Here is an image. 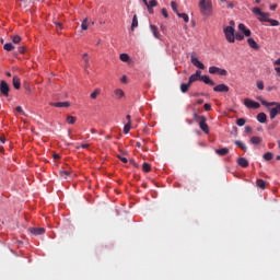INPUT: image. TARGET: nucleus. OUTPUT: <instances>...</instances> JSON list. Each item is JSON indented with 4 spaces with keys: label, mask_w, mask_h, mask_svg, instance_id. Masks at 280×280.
<instances>
[{
    "label": "nucleus",
    "mask_w": 280,
    "mask_h": 280,
    "mask_svg": "<svg viewBox=\"0 0 280 280\" xmlns=\"http://www.w3.org/2000/svg\"><path fill=\"white\" fill-rule=\"evenodd\" d=\"M258 101L262 106H265L269 112V118L271 120L276 119L280 115V102H267L266 100L258 97Z\"/></svg>",
    "instance_id": "1"
},
{
    "label": "nucleus",
    "mask_w": 280,
    "mask_h": 280,
    "mask_svg": "<svg viewBox=\"0 0 280 280\" xmlns=\"http://www.w3.org/2000/svg\"><path fill=\"white\" fill-rule=\"evenodd\" d=\"M199 11L205 18H211L213 15V5L211 1L199 0Z\"/></svg>",
    "instance_id": "2"
},
{
    "label": "nucleus",
    "mask_w": 280,
    "mask_h": 280,
    "mask_svg": "<svg viewBox=\"0 0 280 280\" xmlns=\"http://www.w3.org/2000/svg\"><path fill=\"white\" fill-rule=\"evenodd\" d=\"M223 34H225L228 43H235V28L233 26H225V28H223Z\"/></svg>",
    "instance_id": "3"
},
{
    "label": "nucleus",
    "mask_w": 280,
    "mask_h": 280,
    "mask_svg": "<svg viewBox=\"0 0 280 280\" xmlns=\"http://www.w3.org/2000/svg\"><path fill=\"white\" fill-rule=\"evenodd\" d=\"M245 107L249 108V109H259L260 108V104L256 101H253L250 98H245Z\"/></svg>",
    "instance_id": "4"
},
{
    "label": "nucleus",
    "mask_w": 280,
    "mask_h": 280,
    "mask_svg": "<svg viewBox=\"0 0 280 280\" xmlns=\"http://www.w3.org/2000/svg\"><path fill=\"white\" fill-rule=\"evenodd\" d=\"M0 92L4 97H9L10 86L4 80L0 83Z\"/></svg>",
    "instance_id": "5"
},
{
    "label": "nucleus",
    "mask_w": 280,
    "mask_h": 280,
    "mask_svg": "<svg viewBox=\"0 0 280 280\" xmlns=\"http://www.w3.org/2000/svg\"><path fill=\"white\" fill-rule=\"evenodd\" d=\"M214 92L217 93H228L230 91L229 85L221 83L214 86Z\"/></svg>",
    "instance_id": "6"
},
{
    "label": "nucleus",
    "mask_w": 280,
    "mask_h": 280,
    "mask_svg": "<svg viewBox=\"0 0 280 280\" xmlns=\"http://www.w3.org/2000/svg\"><path fill=\"white\" fill-rule=\"evenodd\" d=\"M190 62H192V66L197 67L199 70H205V65L197 57H190Z\"/></svg>",
    "instance_id": "7"
},
{
    "label": "nucleus",
    "mask_w": 280,
    "mask_h": 280,
    "mask_svg": "<svg viewBox=\"0 0 280 280\" xmlns=\"http://www.w3.org/2000/svg\"><path fill=\"white\" fill-rule=\"evenodd\" d=\"M238 31H241L243 34H245V37L252 36V31L246 27L244 23L238 24Z\"/></svg>",
    "instance_id": "8"
},
{
    "label": "nucleus",
    "mask_w": 280,
    "mask_h": 280,
    "mask_svg": "<svg viewBox=\"0 0 280 280\" xmlns=\"http://www.w3.org/2000/svg\"><path fill=\"white\" fill-rule=\"evenodd\" d=\"M199 129H201L203 133L209 135V125L207 124V120H199Z\"/></svg>",
    "instance_id": "9"
},
{
    "label": "nucleus",
    "mask_w": 280,
    "mask_h": 280,
    "mask_svg": "<svg viewBox=\"0 0 280 280\" xmlns=\"http://www.w3.org/2000/svg\"><path fill=\"white\" fill-rule=\"evenodd\" d=\"M214 153H217L219 156H225L230 153V150L229 148H219L214 150Z\"/></svg>",
    "instance_id": "10"
},
{
    "label": "nucleus",
    "mask_w": 280,
    "mask_h": 280,
    "mask_svg": "<svg viewBox=\"0 0 280 280\" xmlns=\"http://www.w3.org/2000/svg\"><path fill=\"white\" fill-rule=\"evenodd\" d=\"M200 82H203L205 84L207 85H210V86H214L215 85V82L213 80H210V77L209 75H201V81Z\"/></svg>",
    "instance_id": "11"
},
{
    "label": "nucleus",
    "mask_w": 280,
    "mask_h": 280,
    "mask_svg": "<svg viewBox=\"0 0 280 280\" xmlns=\"http://www.w3.org/2000/svg\"><path fill=\"white\" fill-rule=\"evenodd\" d=\"M256 119L259 124H266L267 122V114L264 112L258 113L256 116Z\"/></svg>",
    "instance_id": "12"
},
{
    "label": "nucleus",
    "mask_w": 280,
    "mask_h": 280,
    "mask_svg": "<svg viewBox=\"0 0 280 280\" xmlns=\"http://www.w3.org/2000/svg\"><path fill=\"white\" fill-rule=\"evenodd\" d=\"M236 163H238V166L243 168H247L249 166V162L246 158H238V161H236Z\"/></svg>",
    "instance_id": "13"
},
{
    "label": "nucleus",
    "mask_w": 280,
    "mask_h": 280,
    "mask_svg": "<svg viewBox=\"0 0 280 280\" xmlns=\"http://www.w3.org/2000/svg\"><path fill=\"white\" fill-rule=\"evenodd\" d=\"M33 235H43L45 233L44 228H30L28 230Z\"/></svg>",
    "instance_id": "14"
},
{
    "label": "nucleus",
    "mask_w": 280,
    "mask_h": 280,
    "mask_svg": "<svg viewBox=\"0 0 280 280\" xmlns=\"http://www.w3.org/2000/svg\"><path fill=\"white\" fill-rule=\"evenodd\" d=\"M52 106L57 108H68L70 106V102H56L52 103Z\"/></svg>",
    "instance_id": "15"
},
{
    "label": "nucleus",
    "mask_w": 280,
    "mask_h": 280,
    "mask_svg": "<svg viewBox=\"0 0 280 280\" xmlns=\"http://www.w3.org/2000/svg\"><path fill=\"white\" fill-rule=\"evenodd\" d=\"M262 142V138L259 136H254L252 137V139H249V143L254 144V145H258Z\"/></svg>",
    "instance_id": "16"
},
{
    "label": "nucleus",
    "mask_w": 280,
    "mask_h": 280,
    "mask_svg": "<svg viewBox=\"0 0 280 280\" xmlns=\"http://www.w3.org/2000/svg\"><path fill=\"white\" fill-rule=\"evenodd\" d=\"M192 119L195 120V122H199V125H200V121H207L206 116L197 115V113L192 114Z\"/></svg>",
    "instance_id": "17"
},
{
    "label": "nucleus",
    "mask_w": 280,
    "mask_h": 280,
    "mask_svg": "<svg viewBox=\"0 0 280 280\" xmlns=\"http://www.w3.org/2000/svg\"><path fill=\"white\" fill-rule=\"evenodd\" d=\"M247 44H249V47H252V49H254V50L259 49V45L257 44V42L254 38H247Z\"/></svg>",
    "instance_id": "18"
},
{
    "label": "nucleus",
    "mask_w": 280,
    "mask_h": 280,
    "mask_svg": "<svg viewBox=\"0 0 280 280\" xmlns=\"http://www.w3.org/2000/svg\"><path fill=\"white\" fill-rule=\"evenodd\" d=\"M234 144L245 152L248 150V147L241 140L234 141Z\"/></svg>",
    "instance_id": "19"
},
{
    "label": "nucleus",
    "mask_w": 280,
    "mask_h": 280,
    "mask_svg": "<svg viewBox=\"0 0 280 280\" xmlns=\"http://www.w3.org/2000/svg\"><path fill=\"white\" fill-rule=\"evenodd\" d=\"M13 86L15 90H20L21 89V80L18 75L13 77Z\"/></svg>",
    "instance_id": "20"
},
{
    "label": "nucleus",
    "mask_w": 280,
    "mask_h": 280,
    "mask_svg": "<svg viewBox=\"0 0 280 280\" xmlns=\"http://www.w3.org/2000/svg\"><path fill=\"white\" fill-rule=\"evenodd\" d=\"M266 185H267V182L261 179V178H258L256 180V186L260 189H266Z\"/></svg>",
    "instance_id": "21"
},
{
    "label": "nucleus",
    "mask_w": 280,
    "mask_h": 280,
    "mask_svg": "<svg viewBox=\"0 0 280 280\" xmlns=\"http://www.w3.org/2000/svg\"><path fill=\"white\" fill-rule=\"evenodd\" d=\"M190 86H191V84L189 82L188 83H182L180 84L182 93H184V94L187 93L189 91Z\"/></svg>",
    "instance_id": "22"
},
{
    "label": "nucleus",
    "mask_w": 280,
    "mask_h": 280,
    "mask_svg": "<svg viewBox=\"0 0 280 280\" xmlns=\"http://www.w3.org/2000/svg\"><path fill=\"white\" fill-rule=\"evenodd\" d=\"M115 96L117 100H121L122 97H125V92L121 89H116Z\"/></svg>",
    "instance_id": "23"
},
{
    "label": "nucleus",
    "mask_w": 280,
    "mask_h": 280,
    "mask_svg": "<svg viewBox=\"0 0 280 280\" xmlns=\"http://www.w3.org/2000/svg\"><path fill=\"white\" fill-rule=\"evenodd\" d=\"M252 12H254V15H257V16H265V15H266L265 12H262V11L260 10V8H258V7H255V8L252 10Z\"/></svg>",
    "instance_id": "24"
},
{
    "label": "nucleus",
    "mask_w": 280,
    "mask_h": 280,
    "mask_svg": "<svg viewBox=\"0 0 280 280\" xmlns=\"http://www.w3.org/2000/svg\"><path fill=\"white\" fill-rule=\"evenodd\" d=\"M262 159L267 162L271 161L273 159V153L272 152H265L262 154Z\"/></svg>",
    "instance_id": "25"
},
{
    "label": "nucleus",
    "mask_w": 280,
    "mask_h": 280,
    "mask_svg": "<svg viewBox=\"0 0 280 280\" xmlns=\"http://www.w3.org/2000/svg\"><path fill=\"white\" fill-rule=\"evenodd\" d=\"M264 14H265V15H259L260 18H259L258 20H259V22L268 23L269 20H270V19H269L270 14L267 13V12H264Z\"/></svg>",
    "instance_id": "26"
},
{
    "label": "nucleus",
    "mask_w": 280,
    "mask_h": 280,
    "mask_svg": "<svg viewBox=\"0 0 280 280\" xmlns=\"http://www.w3.org/2000/svg\"><path fill=\"white\" fill-rule=\"evenodd\" d=\"M138 26H139L138 16H137V14H135V16L132 19V24H131V31H135V28H137Z\"/></svg>",
    "instance_id": "27"
},
{
    "label": "nucleus",
    "mask_w": 280,
    "mask_h": 280,
    "mask_svg": "<svg viewBox=\"0 0 280 280\" xmlns=\"http://www.w3.org/2000/svg\"><path fill=\"white\" fill-rule=\"evenodd\" d=\"M201 81V78L197 77L196 74H191L190 78H188V83L192 84L195 82Z\"/></svg>",
    "instance_id": "28"
},
{
    "label": "nucleus",
    "mask_w": 280,
    "mask_h": 280,
    "mask_svg": "<svg viewBox=\"0 0 280 280\" xmlns=\"http://www.w3.org/2000/svg\"><path fill=\"white\" fill-rule=\"evenodd\" d=\"M177 15H178V18L184 20V23H189V15L187 13H180L179 12Z\"/></svg>",
    "instance_id": "29"
},
{
    "label": "nucleus",
    "mask_w": 280,
    "mask_h": 280,
    "mask_svg": "<svg viewBox=\"0 0 280 280\" xmlns=\"http://www.w3.org/2000/svg\"><path fill=\"white\" fill-rule=\"evenodd\" d=\"M59 175H60L61 178L67 179L68 176L70 175V171L62 170V171L59 172Z\"/></svg>",
    "instance_id": "30"
},
{
    "label": "nucleus",
    "mask_w": 280,
    "mask_h": 280,
    "mask_svg": "<svg viewBox=\"0 0 280 280\" xmlns=\"http://www.w3.org/2000/svg\"><path fill=\"white\" fill-rule=\"evenodd\" d=\"M3 49L5 51L10 52V51H12L14 49V46H13L12 43H7V44H4Z\"/></svg>",
    "instance_id": "31"
},
{
    "label": "nucleus",
    "mask_w": 280,
    "mask_h": 280,
    "mask_svg": "<svg viewBox=\"0 0 280 280\" xmlns=\"http://www.w3.org/2000/svg\"><path fill=\"white\" fill-rule=\"evenodd\" d=\"M219 71H220V68L215 67V66H212V67H210V69H208V72L210 74H218Z\"/></svg>",
    "instance_id": "32"
},
{
    "label": "nucleus",
    "mask_w": 280,
    "mask_h": 280,
    "mask_svg": "<svg viewBox=\"0 0 280 280\" xmlns=\"http://www.w3.org/2000/svg\"><path fill=\"white\" fill-rule=\"evenodd\" d=\"M150 28H151V31L153 32V35H154V37L156 38V39H159L160 38V36H159V32H158V27L155 26V25H150Z\"/></svg>",
    "instance_id": "33"
},
{
    "label": "nucleus",
    "mask_w": 280,
    "mask_h": 280,
    "mask_svg": "<svg viewBox=\"0 0 280 280\" xmlns=\"http://www.w3.org/2000/svg\"><path fill=\"white\" fill-rule=\"evenodd\" d=\"M268 23L272 27H278L280 25V22L278 20L269 19Z\"/></svg>",
    "instance_id": "34"
},
{
    "label": "nucleus",
    "mask_w": 280,
    "mask_h": 280,
    "mask_svg": "<svg viewBox=\"0 0 280 280\" xmlns=\"http://www.w3.org/2000/svg\"><path fill=\"white\" fill-rule=\"evenodd\" d=\"M246 125V119L245 118H238L236 119V126L243 127Z\"/></svg>",
    "instance_id": "35"
},
{
    "label": "nucleus",
    "mask_w": 280,
    "mask_h": 280,
    "mask_svg": "<svg viewBox=\"0 0 280 280\" xmlns=\"http://www.w3.org/2000/svg\"><path fill=\"white\" fill-rule=\"evenodd\" d=\"M81 27H82V31H88V28H89L88 18L83 20Z\"/></svg>",
    "instance_id": "36"
},
{
    "label": "nucleus",
    "mask_w": 280,
    "mask_h": 280,
    "mask_svg": "<svg viewBox=\"0 0 280 280\" xmlns=\"http://www.w3.org/2000/svg\"><path fill=\"white\" fill-rule=\"evenodd\" d=\"M145 5L148 7V10H150V8H155L158 5V0H151Z\"/></svg>",
    "instance_id": "37"
},
{
    "label": "nucleus",
    "mask_w": 280,
    "mask_h": 280,
    "mask_svg": "<svg viewBox=\"0 0 280 280\" xmlns=\"http://www.w3.org/2000/svg\"><path fill=\"white\" fill-rule=\"evenodd\" d=\"M75 121H77V117L71 116V115L68 116L67 122H68L69 125H74Z\"/></svg>",
    "instance_id": "38"
},
{
    "label": "nucleus",
    "mask_w": 280,
    "mask_h": 280,
    "mask_svg": "<svg viewBox=\"0 0 280 280\" xmlns=\"http://www.w3.org/2000/svg\"><path fill=\"white\" fill-rule=\"evenodd\" d=\"M130 59L129 55L128 54H120V60L122 62H128Z\"/></svg>",
    "instance_id": "39"
},
{
    "label": "nucleus",
    "mask_w": 280,
    "mask_h": 280,
    "mask_svg": "<svg viewBox=\"0 0 280 280\" xmlns=\"http://www.w3.org/2000/svg\"><path fill=\"white\" fill-rule=\"evenodd\" d=\"M171 7L173 9V11L178 15L179 11H178V5L175 1H172Z\"/></svg>",
    "instance_id": "40"
},
{
    "label": "nucleus",
    "mask_w": 280,
    "mask_h": 280,
    "mask_svg": "<svg viewBox=\"0 0 280 280\" xmlns=\"http://www.w3.org/2000/svg\"><path fill=\"white\" fill-rule=\"evenodd\" d=\"M101 94V90L96 89L93 93H91V98L96 100V97Z\"/></svg>",
    "instance_id": "41"
},
{
    "label": "nucleus",
    "mask_w": 280,
    "mask_h": 280,
    "mask_svg": "<svg viewBox=\"0 0 280 280\" xmlns=\"http://www.w3.org/2000/svg\"><path fill=\"white\" fill-rule=\"evenodd\" d=\"M83 59H84V62H85V71H86L90 68V61H89V58H88V54L83 55Z\"/></svg>",
    "instance_id": "42"
},
{
    "label": "nucleus",
    "mask_w": 280,
    "mask_h": 280,
    "mask_svg": "<svg viewBox=\"0 0 280 280\" xmlns=\"http://www.w3.org/2000/svg\"><path fill=\"white\" fill-rule=\"evenodd\" d=\"M21 40H22V38L19 35L13 36V38H12V43L15 45L20 44Z\"/></svg>",
    "instance_id": "43"
},
{
    "label": "nucleus",
    "mask_w": 280,
    "mask_h": 280,
    "mask_svg": "<svg viewBox=\"0 0 280 280\" xmlns=\"http://www.w3.org/2000/svg\"><path fill=\"white\" fill-rule=\"evenodd\" d=\"M130 129H131V124L130 122H127L124 127V132L126 135H128L130 132Z\"/></svg>",
    "instance_id": "44"
},
{
    "label": "nucleus",
    "mask_w": 280,
    "mask_h": 280,
    "mask_svg": "<svg viewBox=\"0 0 280 280\" xmlns=\"http://www.w3.org/2000/svg\"><path fill=\"white\" fill-rule=\"evenodd\" d=\"M143 171H144L145 173H149V172L151 171V165H150V163H147V162L143 163Z\"/></svg>",
    "instance_id": "45"
},
{
    "label": "nucleus",
    "mask_w": 280,
    "mask_h": 280,
    "mask_svg": "<svg viewBox=\"0 0 280 280\" xmlns=\"http://www.w3.org/2000/svg\"><path fill=\"white\" fill-rule=\"evenodd\" d=\"M218 74L221 75V77H226L228 75V70L219 68Z\"/></svg>",
    "instance_id": "46"
},
{
    "label": "nucleus",
    "mask_w": 280,
    "mask_h": 280,
    "mask_svg": "<svg viewBox=\"0 0 280 280\" xmlns=\"http://www.w3.org/2000/svg\"><path fill=\"white\" fill-rule=\"evenodd\" d=\"M256 86L259 91H262L265 89V84L262 81H257L256 82Z\"/></svg>",
    "instance_id": "47"
},
{
    "label": "nucleus",
    "mask_w": 280,
    "mask_h": 280,
    "mask_svg": "<svg viewBox=\"0 0 280 280\" xmlns=\"http://www.w3.org/2000/svg\"><path fill=\"white\" fill-rule=\"evenodd\" d=\"M236 40H238V42L244 40V35L240 34V33H236Z\"/></svg>",
    "instance_id": "48"
},
{
    "label": "nucleus",
    "mask_w": 280,
    "mask_h": 280,
    "mask_svg": "<svg viewBox=\"0 0 280 280\" xmlns=\"http://www.w3.org/2000/svg\"><path fill=\"white\" fill-rule=\"evenodd\" d=\"M203 109H206V112H210L211 110V104H209V103L203 104Z\"/></svg>",
    "instance_id": "49"
},
{
    "label": "nucleus",
    "mask_w": 280,
    "mask_h": 280,
    "mask_svg": "<svg viewBox=\"0 0 280 280\" xmlns=\"http://www.w3.org/2000/svg\"><path fill=\"white\" fill-rule=\"evenodd\" d=\"M162 15L165 18V19H168V12L165 8L162 9Z\"/></svg>",
    "instance_id": "50"
},
{
    "label": "nucleus",
    "mask_w": 280,
    "mask_h": 280,
    "mask_svg": "<svg viewBox=\"0 0 280 280\" xmlns=\"http://www.w3.org/2000/svg\"><path fill=\"white\" fill-rule=\"evenodd\" d=\"M25 51H26V47H25V46L19 47V52H20V54L24 55Z\"/></svg>",
    "instance_id": "51"
},
{
    "label": "nucleus",
    "mask_w": 280,
    "mask_h": 280,
    "mask_svg": "<svg viewBox=\"0 0 280 280\" xmlns=\"http://www.w3.org/2000/svg\"><path fill=\"white\" fill-rule=\"evenodd\" d=\"M118 159L122 162V163H128V159L121 155H118Z\"/></svg>",
    "instance_id": "52"
},
{
    "label": "nucleus",
    "mask_w": 280,
    "mask_h": 280,
    "mask_svg": "<svg viewBox=\"0 0 280 280\" xmlns=\"http://www.w3.org/2000/svg\"><path fill=\"white\" fill-rule=\"evenodd\" d=\"M16 112L19 113V114H22V115H24V110H23V108H22V106H16Z\"/></svg>",
    "instance_id": "53"
},
{
    "label": "nucleus",
    "mask_w": 280,
    "mask_h": 280,
    "mask_svg": "<svg viewBox=\"0 0 280 280\" xmlns=\"http://www.w3.org/2000/svg\"><path fill=\"white\" fill-rule=\"evenodd\" d=\"M253 128L250 126H245V132L250 133Z\"/></svg>",
    "instance_id": "54"
},
{
    "label": "nucleus",
    "mask_w": 280,
    "mask_h": 280,
    "mask_svg": "<svg viewBox=\"0 0 280 280\" xmlns=\"http://www.w3.org/2000/svg\"><path fill=\"white\" fill-rule=\"evenodd\" d=\"M235 4L234 2H228V9H234Z\"/></svg>",
    "instance_id": "55"
},
{
    "label": "nucleus",
    "mask_w": 280,
    "mask_h": 280,
    "mask_svg": "<svg viewBox=\"0 0 280 280\" xmlns=\"http://www.w3.org/2000/svg\"><path fill=\"white\" fill-rule=\"evenodd\" d=\"M273 66H280V57L273 61Z\"/></svg>",
    "instance_id": "56"
},
{
    "label": "nucleus",
    "mask_w": 280,
    "mask_h": 280,
    "mask_svg": "<svg viewBox=\"0 0 280 280\" xmlns=\"http://www.w3.org/2000/svg\"><path fill=\"white\" fill-rule=\"evenodd\" d=\"M203 103H205V100H203V98L197 100V105H202Z\"/></svg>",
    "instance_id": "57"
},
{
    "label": "nucleus",
    "mask_w": 280,
    "mask_h": 280,
    "mask_svg": "<svg viewBox=\"0 0 280 280\" xmlns=\"http://www.w3.org/2000/svg\"><path fill=\"white\" fill-rule=\"evenodd\" d=\"M277 8H278V5L277 4H272V5H270V11H276L277 10Z\"/></svg>",
    "instance_id": "58"
},
{
    "label": "nucleus",
    "mask_w": 280,
    "mask_h": 280,
    "mask_svg": "<svg viewBox=\"0 0 280 280\" xmlns=\"http://www.w3.org/2000/svg\"><path fill=\"white\" fill-rule=\"evenodd\" d=\"M52 158H54V160H59V159H60V155H59L58 153H54V154H52Z\"/></svg>",
    "instance_id": "59"
},
{
    "label": "nucleus",
    "mask_w": 280,
    "mask_h": 280,
    "mask_svg": "<svg viewBox=\"0 0 280 280\" xmlns=\"http://www.w3.org/2000/svg\"><path fill=\"white\" fill-rule=\"evenodd\" d=\"M55 25H56L58 28L62 30V24H61V23L55 22Z\"/></svg>",
    "instance_id": "60"
},
{
    "label": "nucleus",
    "mask_w": 280,
    "mask_h": 280,
    "mask_svg": "<svg viewBox=\"0 0 280 280\" xmlns=\"http://www.w3.org/2000/svg\"><path fill=\"white\" fill-rule=\"evenodd\" d=\"M126 119L128 120V124L131 125V115H127Z\"/></svg>",
    "instance_id": "61"
},
{
    "label": "nucleus",
    "mask_w": 280,
    "mask_h": 280,
    "mask_svg": "<svg viewBox=\"0 0 280 280\" xmlns=\"http://www.w3.org/2000/svg\"><path fill=\"white\" fill-rule=\"evenodd\" d=\"M195 75H197V77H199V78H202L200 70H197V72H195Z\"/></svg>",
    "instance_id": "62"
},
{
    "label": "nucleus",
    "mask_w": 280,
    "mask_h": 280,
    "mask_svg": "<svg viewBox=\"0 0 280 280\" xmlns=\"http://www.w3.org/2000/svg\"><path fill=\"white\" fill-rule=\"evenodd\" d=\"M0 142L5 143V137H0Z\"/></svg>",
    "instance_id": "63"
},
{
    "label": "nucleus",
    "mask_w": 280,
    "mask_h": 280,
    "mask_svg": "<svg viewBox=\"0 0 280 280\" xmlns=\"http://www.w3.org/2000/svg\"><path fill=\"white\" fill-rule=\"evenodd\" d=\"M275 71H276L278 74H280V67H276V68H275Z\"/></svg>",
    "instance_id": "64"
}]
</instances>
